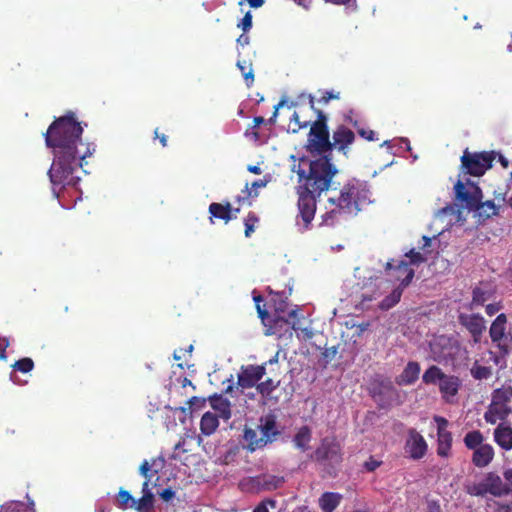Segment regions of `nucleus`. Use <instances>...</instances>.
<instances>
[{
	"instance_id": "nucleus-1",
	"label": "nucleus",
	"mask_w": 512,
	"mask_h": 512,
	"mask_svg": "<svg viewBox=\"0 0 512 512\" xmlns=\"http://www.w3.org/2000/svg\"><path fill=\"white\" fill-rule=\"evenodd\" d=\"M82 134L83 127L72 111L56 118L44 133L46 146L53 149L54 160L48 175L54 186L74 187L79 183L77 173L95 151L93 143L82 142Z\"/></svg>"
},
{
	"instance_id": "nucleus-2",
	"label": "nucleus",
	"mask_w": 512,
	"mask_h": 512,
	"mask_svg": "<svg viewBox=\"0 0 512 512\" xmlns=\"http://www.w3.org/2000/svg\"><path fill=\"white\" fill-rule=\"evenodd\" d=\"M270 294V304L274 309V316L268 320L265 334L277 337V352H285L289 349V345L293 341V332L297 333L299 339L311 340L315 334L306 328H299V310L297 308L289 309V303L284 293L270 291Z\"/></svg>"
},
{
	"instance_id": "nucleus-3",
	"label": "nucleus",
	"mask_w": 512,
	"mask_h": 512,
	"mask_svg": "<svg viewBox=\"0 0 512 512\" xmlns=\"http://www.w3.org/2000/svg\"><path fill=\"white\" fill-rule=\"evenodd\" d=\"M371 192L365 181L348 179L343 184L332 187L328 203L331 209L325 213L323 220L333 224L342 215H356L363 205L370 203Z\"/></svg>"
},
{
	"instance_id": "nucleus-4",
	"label": "nucleus",
	"mask_w": 512,
	"mask_h": 512,
	"mask_svg": "<svg viewBox=\"0 0 512 512\" xmlns=\"http://www.w3.org/2000/svg\"><path fill=\"white\" fill-rule=\"evenodd\" d=\"M337 167L332 163L331 155H324L309 163V172H298L300 178H304V189L321 195L322 192L331 190L334 186L333 178L338 173Z\"/></svg>"
},
{
	"instance_id": "nucleus-5",
	"label": "nucleus",
	"mask_w": 512,
	"mask_h": 512,
	"mask_svg": "<svg viewBox=\"0 0 512 512\" xmlns=\"http://www.w3.org/2000/svg\"><path fill=\"white\" fill-rule=\"evenodd\" d=\"M317 119L310 125L305 149L312 155H331V139L327 115L319 109H314Z\"/></svg>"
},
{
	"instance_id": "nucleus-6",
	"label": "nucleus",
	"mask_w": 512,
	"mask_h": 512,
	"mask_svg": "<svg viewBox=\"0 0 512 512\" xmlns=\"http://www.w3.org/2000/svg\"><path fill=\"white\" fill-rule=\"evenodd\" d=\"M405 256L409 259L408 261L392 260L385 265L387 276L391 280L400 281V286L403 287H407L414 278L415 272L411 266H419L427 260L426 257L420 252L415 251V249H411Z\"/></svg>"
},
{
	"instance_id": "nucleus-7",
	"label": "nucleus",
	"mask_w": 512,
	"mask_h": 512,
	"mask_svg": "<svg viewBox=\"0 0 512 512\" xmlns=\"http://www.w3.org/2000/svg\"><path fill=\"white\" fill-rule=\"evenodd\" d=\"M312 457L329 476H336L343 461V452L335 438L326 437L321 440Z\"/></svg>"
},
{
	"instance_id": "nucleus-8",
	"label": "nucleus",
	"mask_w": 512,
	"mask_h": 512,
	"mask_svg": "<svg viewBox=\"0 0 512 512\" xmlns=\"http://www.w3.org/2000/svg\"><path fill=\"white\" fill-rule=\"evenodd\" d=\"M512 386L503 385L493 390L491 402L484 413V420L495 424L498 420L505 421L512 414Z\"/></svg>"
},
{
	"instance_id": "nucleus-9",
	"label": "nucleus",
	"mask_w": 512,
	"mask_h": 512,
	"mask_svg": "<svg viewBox=\"0 0 512 512\" xmlns=\"http://www.w3.org/2000/svg\"><path fill=\"white\" fill-rule=\"evenodd\" d=\"M465 492L474 497H484L490 494L494 497H503L512 493L509 484L504 483L502 478L496 472H488L479 483H466Z\"/></svg>"
},
{
	"instance_id": "nucleus-10",
	"label": "nucleus",
	"mask_w": 512,
	"mask_h": 512,
	"mask_svg": "<svg viewBox=\"0 0 512 512\" xmlns=\"http://www.w3.org/2000/svg\"><path fill=\"white\" fill-rule=\"evenodd\" d=\"M496 156V151L470 152L466 148L460 159V173L475 177L483 176L492 167Z\"/></svg>"
},
{
	"instance_id": "nucleus-11",
	"label": "nucleus",
	"mask_w": 512,
	"mask_h": 512,
	"mask_svg": "<svg viewBox=\"0 0 512 512\" xmlns=\"http://www.w3.org/2000/svg\"><path fill=\"white\" fill-rule=\"evenodd\" d=\"M455 201L469 211L478 207L483 194L481 188L473 181L459 179L454 185Z\"/></svg>"
},
{
	"instance_id": "nucleus-12",
	"label": "nucleus",
	"mask_w": 512,
	"mask_h": 512,
	"mask_svg": "<svg viewBox=\"0 0 512 512\" xmlns=\"http://www.w3.org/2000/svg\"><path fill=\"white\" fill-rule=\"evenodd\" d=\"M285 479L283 476L274 475L270 473H262L256 476L244 478L240 485L241 487L252 493H259L263 491L276 490L284 484Z\"/></svg>"
},
{
	"instance_id": "nucleus-13",
	"label": "nucleus",
	"mask_w": 512,
	"mask_h": 512,
	"mask_svg": "<svg viewBox=\"0 0 512 512\" xmlns=\"http://www.w3.org/2000/svg\"><path fill=\"white\" fill-rule=\"evenodd\" d=\"M298 210L299 214L297 219H301L303 222L302 230L308 229L312 220L314 219L316 212V202L317 197L320 195L313 193L309 190L304 189L303 187H299L298 189Z\"/></svg>"
},
{
	"instance_id": "nucleus-14",
	"label": "nucleus",
	"mask_w": 512,
	"mask_h": 512,
	"mask_svg": "<svg viewBox=\"0 0 512 512\" xmlns=\"http://www.w3.org/2000/svg\"><path fill=\"white\" fill-rule=\"evenodd\" d=\"M356 135L345 124H338L332 131L331 151L333 149L348 156L350 146L355 142Z\"/></svg>"
},
{
	"instance_id": "nucleus-15",
	"label": "nucleus",
	"mask_w": 512,
	"mask_h": 512,
	"mask_svg": "<svg viewBox=\"0 0 512 512\" xmlns=\"http://www.w3.org/2000/svg\"><path fill=\"white\" fill-rule=\"evenodd\" d=\"M404 449L411 459L420 460L426 455L428 445L424 437L415 428H410L407 431Z\"/></svg>"
},
{
	"instance_id": "nucleus-16",
	"label": "nucleus",
	"mask_w": 512,
	"mask_h": 512,
	"mask_svg": "<svg viewBox=\"0 0 512 512\" xmlns=\"http://www.w3.org/2000/svg\"><path fill=\"white\" fill-rule=\"evenodd\" d=\"M434 421L437 423V454L447 458L452 447V434L447 430L448 420L442 416H435Z\"/></svg>"
},
{
	"instance_id": "nucleus-17",
	"label": "nucleus",
	"mask_w": 512,
	"mask_h": 512,
	"mask_svg": "<svg viewBox=\"0 0 512 512\" xmlns=\"http://www.w3.org/2000/svg\"><path fill=\"white\" fill-rule=\"evenodd\" d=\"M458 319L459 323L472 334L474 341L478 342L485 330L484 318L479 314L461 313Z\"/></svg>"
},
{
	"instance_id": "nucleus-18",
	"label": "nucleus",
	"mask_w": 512,
	"mask_h": 512,
	"mask_svg": "<svg viewBox=\"0 0 512 512\" xmlns=\"http://www.w3.org/2000/svg\"><path fill=\"white\" fill-rule=\"evenodd\" d=\"M265 374V367L249 365L243 368L238 377V383L243 388L253 387Z\"/></svg>"
},
{
	"instance_id": "nucleus-19",
	"label": "nucleus",
	"mask_w": 512,
	"mask_h": 512,
	"mask_svg": "<svg viewBox=\"0 0 512 512\" xmlns=\"http://www.w3.org/2000/svg\"><path fill=\"white\" fill-rule=\"evenodd\" d=\"M270 181V176H264L263 179H258L252 182L251 186H249L248 183H246L244 189L242 190V195H238L236 197V202L239 205L248 204L251 205V198H256L258 196V190L260 188L266 187L268 182Z\"/></svg>"
},
{
	"instance_id": "nucleus-20",
	"label": "nucleus",
	"mask_w": 512,
	"mask_h": 512,
	"mask_svg": "<svg viewBox=\"0 0 512 512\" xmlns=\"http://www.w3.org/2000/svg\"><path fill=\"white\" fill-rule=\"evenodd\" d=\"M506 323L507 317L504 313L499 314L496 317V319L492 322L489 330L492 342H497L499 345H501V343L507 345L509 333H505Z\"/></svg>"
},
{
	"instance_id": "nucleus-21",
	"label": "nucleus",
	"mask_w": 512,
	"mask_h": 512,
	"mask_svg": "<svg viewBox=\"0 0 512 512\" xmlns=\"http://www.w3.org/2000/svg\"><path fill=\"white\" fill-rule=\"evenodd\" d=\"M495 456L494 448L491 444H484L473 450L471 462L477 468H485L493 461Z\"/></svg>"
},
{
	"instance_id": "nucleus-22",
	"label": "nucleus",
	"mask_w": 512,
	"mask_h": 512,
	"mask_svg": "<svg viewBox=\"0 0 512 512\" xmlns=\"http://www.w3.org/2000/svg\"><path fill=\"white\" fill-rule=\"evenodd\" d=\"M431 352H460V345L454 337L439 335L430 342Z\"/></svg>"
},
{
	"instance_id": "nucleus-23",
	"label": "nucleus",
	"mask_w": 512,
	"mask_h": 512,
	"mask_svg": "<svg viewBox=\"0 0 512 512\" xmlns=\"http://www.w3.org/2000/svg\"><path fill=\"white\" fill-rule=\"evenodd\" d=\"M260 434L267 438V443L273 442L280 431L277 429L276 416L274 414H268L260 418V425L258 426Z\"/></svg>"
},
{
	"instance_id": "nucleus-24",
	"label": "nucleus",
	"mask_w": 512,
	"mask_h": 512,
	"mask_svg": "<svg viewBox=\"0 0 512 512\" xmlns=\"http://www.w3.org/2000/svg\"><path fill=\"white\" fill-rule=\"evenodd\" d=\"M493 438L495 443L504 451L512 450V427L504 423L498 424L494 429Z\"/></svg>"
},
{
	"instance_id": "nucleus-25",
	"label": "nucleus",
	"mask_w": 512,
	"mask_h": 512,
	"mask_svg": "<svg viewBox=\"0 0 512 512\" xmlns=\"http://www.w3.org/2000/svg\"><path fill=\"white\" fill-rule=\"evenodd\" d=\"M243 439L246 443L245 448L249 452H254L258 449H262L268 444L267 438L263 437L261 434L259 436L258 431L253 428L246 427L244 429Z\"/></svg>"
},
{
	"instance_id": "nucleus-26",
	"label": "nucleus",
	"mask_w": 512,
	"mask_h": 512,
	"mask_svg": "<svg viewBox=\"0 0 512 512\" xmlns=\"http://www.w3.org/2000/svg\"><path fill=\"white\" fill-rule=\"evenodd\" d=\"M208 211L211 214V223H213V218L221 219L225 223H228L235 218L232 214V205L228 201L225 203L213 202L209 205Z\"/></svg>"
},
{
	"instance_id": "nucleus-27",
	"label": "nucleus",
	"mask_w": 512,
	"mask_h": 512,
	"mask_svg": "<svg viewBox=\"0 0 512 512\" xmlns=\"http://www.w3.org/2000/svg\"><path fill=\"white\" fill-rule=\"evenodd\" d=\"M461 382L458 377L453 375H445L439 383V389L446 401H449V397H454L459 390Z\"/></svg>"
},
{
	"instance_id": "nucleus-28",
	"label": "nucleus",
	"mask_w": 512,
	"mask_h": 512,
	"mask_svg": "<svg viewBox=\"0 0 512 512\" xmlns=\"http://www.w3.org/2000/svg\"><path fill=\"white\" fill-rule=\"evenodd\" d=\"M343 496L337 492H324L318 500L320 509L323 512H334L340 505Z\"/></svg>"
},
{
	"instance_id": "nucleus-29",
	"label": "nucleus",
	"mask_w": 512,
	"mask_h": 512,
	"mask_svg": "<svg viewBox=\"0 0 512 512\" xmlns=\"http://www.w3.org/2000/svg\"><path fill=\"white\" fill-rule=\"evenodd\" d=\"M211 407L219 414L224 420L231 417V404L228 399L222 395H213L209 398Z\"/></svg>"
},
{
	"instance_id": "nucleus-30",
	"label": "nucleus",
	"mask_w": 512,
	"mask_h": 512,
	"mask_svg": "<svg viewBox=\"0 0 512 512\" xmlns=\"http://www.w3.org/2000/svg\"><path fill=\"white\" fill-rule=\"evenodd\" d=\"M494 292L488 283H480L472 291V305L482 306L490 300Z\"/></svg>"
},
{
	"instance_id": "nucleus-31",
	"label": "nucleus",
	"mask_w": 512,
	"mask_h": 512,
	"mask_svg": "<svg viewBox=\"0 0 512 512\" xmlns=\"http://www.w3.org/2000/svg\"><path fill=\"white\" fill-rule=\"evenodd\" d=\"M155 503V496L153 493H145L141 498L132 502L130 508L135 509L137 512H153Z\"/></svg>"
},
{
	"instance_id": "nucleus-32",
	"label": "nucleus",
	"mask_w": 512,
	"mask_h": 512,
	"mask_svg": "<svg viewBox=\"0 0 512 512\" xmlns=\"http://www.w3.org/2000/svg\"><path fill=\"white\" fill-rule=\"evenodd\" d=\"M420 367L416 362H409L400 375L399 384L410 385L414 383L419 376Z\"/></svg>"
},
{
	"instance_id": "nucleus-33",
	"label": "nucleus",
	"mask_w": 512,
	"mask_h": 512,
	"mask_svg": "<svg viewBox=\"0 0 512 512\" xmlns=\"http://www.w3.org/2000/svg\"><path fill=\"white\" fill-rule=\"evenodd\" d=\"M219 426V421H218V417L211 413V412H206L202 418H201V421H200V429H201V432L204 434V435H211L213 434L216 429L218 428Z\"/></svg>"
},
{
	"instance_id": "nucleus-34",
	"label": "nucleus",
	"mask_w": 512,
	"mask_h": 512,
	"mask_svg": "<svg viewBox=\"0 0 512 512\" xmlns=\"http://www.w3.org/2000/svg\"><path fill=\"white\" fill-rule=\"evenodd\" d=\"M311 441V430L308 426L299 428L293 438L294 445L302 451L307 450L308 444Z\"/></svg>"
},
{
	"instance_id": "nucleus-35",
	"label": "nucleus",
	"mask_w": 512,
	"mask_h": 512,
	"mask_svg": "<svg viewBox=\"0 0 512 512\" xmlns=\"http://www.w3.org/2000/svg\"><path fill=\"white\" fill-rule=\"evenodd\" d=\"M464 445L469 450H474L480 446H483L484 436L479 430H473L466 433L463 439Z\"/></svg>"
},
{
	"instance_id": "nucleus-36",
	"label": "nucleus",
	"mask_w": 512,
	"mask_h": 512,
	"mask_svg": "<svg viewBox=\"0 0 512 512\" xmlns=\"http://www.w3.org/2000/svg\"><path fill=\"white\" fill-rule=\"evenodd\" d=\"M498 207L493 200L483 202L479 201L478 207L474 211H477L480 217L490 218L498 214Z\"/></svg>"
},
{
	"instance_id": "nucleus-37",
	"label": "nucleus",
	"mask_w": 512,
	"mask_h": 512,
	"mask_svg": "<svg viewBox=\"0 0 512 512\" xmlns=\"http://www.w3.org/2000/svg\"><path fill=\"white\" fill-rule=\"evenodd\" d=\"M445 375L439 367L433 365L424 372L422 380L426 384H436L440 383Z\"/></svg>"
},
{
	"instance_id": "nucleus-38",
	"label": "nucleus",
	"mask_w": 512,
	"mask_h": 512,
	"mask_svg": "<svg viewBox=\"0 0 512 512\" xmlns=\"http://www.w3.org/2000/svg\"><path fill=\"white\" fill-rule=\"evenodd\" d=\"M236 65H237L238 69L241 71L247 87L250 88L254 82V73H253V69H252V63L250 61L238 60Z\"/></svg>"
},
{
	"instance_id": "nucleus-39",
	"label": "nucleus",
	"mask_w": 512,
	"mask_h": 512,
	"mask_svg": "<svg viewBox=\"0 0 512 512\" xmlns=\"http://www.w3.org/2000/svg\"><path fill=\"white\" fill-rule=\"evenodd\" d=\"M278 385L279 381L274 382V380L268 378L257 385V390L264 398L272 399V393L278 387Z\"/></svg>"
},
{
	"instance_id": "nucleus-40",
	"label": "nucleus",
	"mask_w": 512,
	"mask_h": 512,
	"mask_svg": "<svg viewBox=\"0 0 512 512\" xmlns=\"http://www.w3.org/2000/svg\"><path fill=\"white\" fill-rule=\"evenodd\" d=\"M133 501H135V498L130 494L129 491L123 488L119 489V492L116 496V505L118 508L122 510L130 508V505H132Z\"/></svg>"
},
{
	"instance_id": "nucleus-41",
	"label": "nucleus",
	"mask_w": 512,
	"mask_h": 512,
	"mask_svg": "<svg viewBox=\"0 0 512 512\" xmlns=\"http://www.w3.org/2000/svg\"><path fill=\"white\" fill-rule=\"evenodd\" d=\"M404 288L405 287H403V286H399V287L395 288L391 292L390 295H388L385 299H383V301L381 302V308L389 309V308L393 307L394 305H396L401 299L402 292H403Z\"/></svg>"
},
{
	"instance_id": "nucleus-42",
	"label": "nucleus",
	"mask_w": 512,
	"mask_h": 512,
	"mask_svg": "<svg viewBox=\"0 0 512 512\" xmlns=\"http://www.w3.org/2000/svg\"><path fill=\"white\" fill-rule=\"evenodd\" d=\"M471 374L477 380L487 379L492 375V369L476 363L471 369Z\"/></svg>"
},
{
	"instance_id": "nucleus-43",
	"label": "nucleus",
	"mask_w": 512,
	"mask_h": 512,
	"mask_svg": "<svg viewBox=\"0 0 512 512\" xmlns=\"http://www.w3.org/2000/svg\"><path fill=\"white\" fill-rule=\"evenodd\" d=\"M253 300L255 302L256 310L258 313L259 318L262 320V323L264 326H268V320L270 319V314L264 307H259V303H262L264 301L263 297L261 295H254Z\"/></svg>"
},
{
	"instance_id": "nucleus-44",
	"label": "nucleus",
	"mask_w": 512,
	"mask_h": 512,
	"mask_svg": "<svg viewBox=\"0 0 512 512\" xmlns=\"http://www.w3.org/2000/svg\"><path fill=\"white\" fill-rule=\"evenodd\" d=\"M258 217L255 213L249 212L246 218L244 219V225H245V236L250 237L251 234L255 230V224L258 222Z\"/></svg>"
},
{
	"instance_id": "nucleus-45",
	"label": "nucleus",
	"mask_w": 512,
	"mask_h": 512,
	"mask_svg": "<svg viewBox=\"0 0 512 512\" xmlns=\"http://www.w3.org/2000/svg\"><path fill=\"white\" fill-rule=\"evenodd\" d=\"M13 367L16 371L27 373L33 369L34 363L30 358H22L16 361Z\"/></svg>"
},
{
	"instance_id": "nucleus-46",
	"label": "nucleus",
	"mask_w": 512,
	"mask_h": 512,
	"mask_svg": "<svg viewBox=\"0 0 512 512\" xmlns=\"http://www.w3.org/2000/svg\"><path fill=\"white\" fill-rule=\"evenodd\" d=\"M383 464V461L375 458L374 456H370L368 460L363 463V469L366 472H374Z\"/></svg>"
},
{
	"instance_id": "nucleus-47",
	"label": "nucleus",
	"mask_w": 512,
	"mask_h": 512,
	"mask_svg": "<svg viewBox=\"0 0 512 512\" xmlns=\"http://www.w3.org/2000/svg\"><path fill=\"white\" fill-rule=\"evenodd\" d=\"M155 464V460H153L152 463H150L148 460H144L140 467H139V473L147 480H152L153 474L151 472L152 466Z\"/></svg>"
},
{
	"instance_id": "nucleus-48",
	"label": "nucleus",
	"mask_w": 512,
	"mask_h": 512,
	"mask_svg": "<svg viewBox=\"0 0 512 512\" xmlns=\"http://www.w3.org/2000/svg\"><path fill=\"white\" fill-rule=\"evenodd\" d=\"M357 130V133L360 137L364 138L365 140L367 141H376L378 140V138L376 137V133L369 129V128H364V127H360L358 125L357 128H355Z\"/></svg>"
},
{
	"instance_id": "nucleus-49",
	"label": "nucleus",
	"mask_w": 512,
	"mask_h": 512,
	"mask_svg": "<svg viewBox=\"0 0 512 512\" xmlns=\"http://www.w3.org/2000/svg\"><path fill=\"white\" fill-rule=\"evenodd\" d=\"M252 14L250 11L246 12L241 21L237 24V27L242 29L244 33L248 32L252 28Z\"/></svg>"
},
{
	"instance_id": "nucleus-50",
	"label": "nucleus",
	"mask_w": 512,
	"mask_h": 512,
	"mask_svg": "<svg viewBox=\"0 0 512 512\" xmlns=\"http://www.w3.org/2000/svg\"><path fill=\"white\" fill-rule=\"evenodd\" d=\"M340 99V92L334 91H322L319 98V102L322 104H328L330 100Z\"/></svg>"
},
{
	"instance_id": "nucleus-51",
	"label": "nucleus",
	"mask_w": 512,
	"mask_h": 512,
	"mask_svg": "<svg viewBox=\"0 0 512 512\" xmlns=\"http://www.w3.org/2000/svg\"><path fill=\"white\" fill-rule=\"evenodd\" d=\"M276 500L274 499H270V498H267V499H264L263 501H261L256 507L255 509L253 510V512H269L268 511V505H270L272 508H275L276 507Z\"/></svg>"
},
{
	"instance_id": "nucleus-52",
	"label": "nucleus",
	"mask_w": 512,
	"mask_h": 512,
	"mask_svg": "<svg viewBox=\"0 0 512 512\" xmlns=\"http://www.w3.org/2000/svg\"><path fill=\"white\" fill-rule=\"evenodd\" d=\"M188 404L191 411L200 410L205 406L206 400L204 398L193 396L188 400Z\"/></svg>"
},
{
	"instance_id": "nucleus-53",
	"label": "nucleus",
	"mask_w": 512,
	"mask_h": 512,
	"mask_svg": "<svg viewBox=\"0 0 512 512\" xmlns=\"http://www.w3.org/2000/svg\"><path fill=\"white\" fill-rule=\"evenodd\" d=\"M160 497L163 501L169 502L175 497V491L171 487L165 488L160 493Z\"/></svg>"
},
{
	"instance_id": "nucleus-54",
	"label": "nucleus",
	"mask_w": 512,
	"mask_h": 512,
	"mask_svg": "<svg viewBox=\"0 0 512 512\" xmlns=\"http://www.w3.org/2000/svg\"><path fill=\"white\" fill-rule=\"evenodd\" d=\"M501 308H502V306H501V304L499 302L498 303H491V304L486 305L485 312H486L487 315L493 316Z\"/></svg>"
},
{
	"instance_id": "nucleus-55",
	"label": "nucleus",
	"mask_w": 512,
	"mask_h": 512,
	"mask_svg": "<svg viewBox=\"0 0 512 512\" xmlns=\"http://www.w3.org/2000/svg\"><path fill=\"white\" fill-rule=\"evenodd\" d=\"M344 122L351 124L354 128H357L359 122L357 119L353 117V110H349L347 113L343 115Z\"/></svg>"
},
{
	"instance_id": "nucleus-56",
	"label": "nucleus",
	"mask_w": 512,
	"mask_h": 512,
	"mask_svg": "<svg viewBox=\"0 0 512 512\" xmlns=\"http://www.w3.org/2000/svg\"><path fill=\"white\" fill-rule=\"evenodd\" d=\"M291 121H294L298 128L297 129H294L293 131L296 132L297 130L299 129H302V128H306L309 124L308 121H304V122H301L300 119H299V115L297 112H294L293 115H292V118H291Z\"/></svg>"
},
{
	"instance_id": "nucleus-57",
	"label": "nucleus",
	"mask_w": 512,
	"mask_h": 512,
	"mask_svg": "<svg viewBox=\"0 0 512 512\" xmlns=\"http://www.w3.org/2000/svg\"><path fill=\"white\" fill-rule=\"evenodd\" d=\"M237 44L240 45V46H245V45H248L250 43V38L248 35H246V33H242L238 38H237Z\"/></svg>"
},
{
	"instance_id": "nucleus-58",
	"label": "nucleus",
	"mask_w": 512,
	"mask_h": 512,
	"mask_svg": "<svg viewBox=\"0 0 512 512\" xmlns=\"http://www.w3.org/2000/svg\"><path fill=\"white\" fill-rule=\"evenodd\" d=\"M154 135H155V138L159 139L162 147H166L167 146V136L164 135V134H159V129L158 128L155 129Z\"/></svg>"
},
{
	"instance_id": "nucleus-59",
	"label": "nucleus",
	"mask_w": 512,
	"mask_h": 512,
	"mask_svg": "<svg viewBox=\"0 0 512 512\" xmlns=\"http://www.w3.org/2000/svg\"><path fill=\"white\" fill-rule=\"evenodd\" d=\"M427 512H441V507L437 501H431L428 503Z\"/></svg>"
},
{
	"instance_id": "nucleus-60",
	"label": "nucleus",
	"mask_w": 512,
	"mask_h": 512,
	"mask_svg": "<svg viewBox=\"0 0 512 512\" xmlns=\"http://www.w3.org/2000/svg\"><path fill=\"white\" fill-rule=\"evenodd\" d=\"M9 347V339L6 337H0V352H5Z\"/></svg>"
},
{
	"instance_id": "nucleus-61",
	"label": "nucleus",
	"mask_w": 512,
	"mask_h": 512,
	"mask_svg": "<svg viewBox=\"0 0 512 512\" xmlns=\"http://www.w3.org/2000/svg\"><path fill=\"white\" fill-rule=\"evenodd\" d=\"M503 476L505 480L512 485V468L504 470Z\"/></svg>"
},
{
	"instance_id": "nucleus-62",
	"label": "nucleus",
	"mask_w": 512,
	"mask_h": 512,
	"mask_svg": "<svg viewBox=\"0 0 512 512\" xmlns=\"http://www.w3.org/2000/svg\"><path fill=\"white\" fill-rule=\"evenodd\" d=\"M251 8H259L264 4V0H247Z\"/></svg>"
},
{
	"instance_id": "nucleus-63",
	"label": "nucleus",
	"mask_w": 512,
	"mask_h": 512,
	"mask_svg": "<svg viewBox=\"0 0 512 512\" xmlns=\"http://www.w3.org/2000/svg\"><path fill=\"white\" fill-rule=\"evenodd\" d=\"M496 158H498V161L501 163L503 168H507L509 166V161L500 153L497 152Z\"/></svg>"
},
{
	"instance_id": "nucleus-64",
	"label": "nucleus",
	"mask_w": 512,
	"mask_h": 512,
	"mask_svg": "<svg viewBox=\"0 0 512 512\" xmlns=\"http://www.w3.org/2000/svg\"><path fill=\"white\" fill-rule=\"evenodd\" d=\"M247 170L250 172V173H253V174H256V175H259L261 174V168L257 165H249Z\"/></svg>"
}]
</instances>
